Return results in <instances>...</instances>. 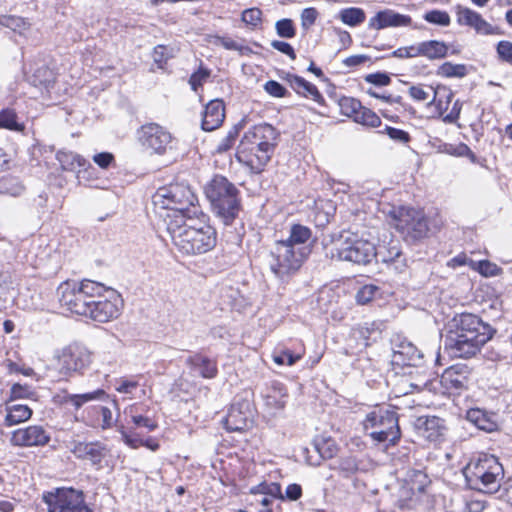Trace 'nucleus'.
<instances>
[{
  "label": "nucleus",
  "mask_w": 512,
  "mask_h": 512,
  "mask_svg": "<svg viewBox=\"0 0 512 512\" xmlns=\"http://www.w3.org/2000/svg\"><path fill=\"white\" fill-rule=\"evenodd\" d=\"M454 330L445 340V349L451 357L469 358L493 336V329L477 315L462 313L454 318Z\"/></svg>",
  "instance_id": "1"
},
{
  "label": "nucleus",
  "mask_w": 512,
  "mask_h": 512,
  "mask_svg": "<svg viewBox=\"0 0 512 512\" xmlns=\"http://www.w3.org/2000/svg\"><path fill=\"white\" fill-rule=\"evenodd\" d=\"M152 203L166 227L174 220H183L199 213L196 195L183 183H171L158 188L152 196Z\"/></svg>",
  "instance_id": "2"
},
{
  "label": "nucleus",
  "mask_w": 512,
  "mask_h": 512,
  "mask_svg": "<svg viewBox=\"0 0 512 512\" xmlns=\"http://www.w3.org/2000/svg\"><path fill=\"white\" fill-rule=\"evenodd\" d=\"M174 220L166 227L175 247L187 255L203 254L216 245V231L210 225L194 219Z\"/></svg>",
  "instance_id": "3"
},
{
  "label": "nucleus",
  "mask_w": 512,
  "mask_h": 512,
  "mask_svg": "<svg viewBox=\"0 0 512 512\" xmlns=\"http://www.w3.org/2000/svg\"><path fill=\"white\" fill-rule=\"evenodd\" d=\"M277 132L262 124L245 132L238 146L237 158L254 173H260L270 161L276 146Z\"/></svg>",
  "instance_id": "4"
},
{
  "label": "nucleus",
  "mask_w": 512,
  "mask_h": 512,
  "mask_svg": "<svg viewBox=\"0 0 512 512\" xmlns=\"http://www.w3.org/2000/svg\"><path fill=\"white\" fill-rule=\"evenodd\" d=\"M463 474L470 488L495 493L500 488L504 469L494 455L480 454L467 463Z\"/></svg>",
  "instance_id": "5"
},
{
  "label": "nucleus",
  "mask_w": 512,
  "mask_h": 512,
  "mask_svg": "<svg viewBox=\"0 0 512 512\" xmlns=\"http://www.w3.org/2000/svg\"><path fill=\"white\" fill-rule=\"evenodd\" d=\"M106 291L103 284L92 280L65 281L57 288L60 305L71 313L85 316L94 298H101Z\"/></svg>",
  "instance_id": "6"
},
{
  "label": "nucleus",
  "mask_w": 512,
  "mask_h": 512,
  "mask_svg": "<svg viewBox=\"0 0 512 512\" xmlns=\"http://www.w3.org/2000/svg\"><path fill=\"white\" fill-rule=\"evenodd\" d=\"M205 194L213 212L225 224H231L240 211L239 190L227 178L216 175L207 184Z\"/></svg>",
  "instance_id": "7"
},
{
  "label": "nucleus",
  "mask_w": 512,
  "mask_h": 512,
  "mask_svg": "<svg viewBox=\"0 0 512 512\" xmlns=\"http://www.w3.org/2000/svg\"><path fill=\"white\" fill-rule=\"evenodd\" d=\"M362 426L365 433L377 444L387 443V446H394L401 438L398 415L386 407H374L365 415Z\"/></svg>",
  "instance_id": "8"
},
{
  "label": "nucleus",
  "mask_w": 512,
  "mask_h": 512,
  "mask_svg": "<svg viewBox=\"0 0 512 512\" xmlns=\"http://www.w3.org/2000/svg\"><path fill=\"white\" fill-rule=\"evenodd\" d=\"M332 258L352 262L358 265H367L376 258V247L370 240L358 233L347 232L342 234L335 245Z\"/></svg>",
  "instance_id": "9"
},
{
  "label": "nucleus",
  "mask_w": 512,
  "mask_h": 512,
  "mask_svg": "<svg viewBox=\"0 0 512 512\" xmlns=\"http://www.w3.org/2000/svg\"><path fill=\"white\" fill-rule=\"evenodd\" d=\"M306 248H294L288 242L277 241L271 252L269 267L271 272L282 282H286L301 267Z\"/></svg>",
  "instance_id": "10"
},
{
  "label": "nucleus",
  "mask_w": 512,
  "mask_h": 512,
  "mask_svg": "<svg viewBox=\"0 0 512 512\" xmlns=\"http://www.w3.org/2000/svg\"><path fill=\"white\" fill-rule=\"evenodd\" d=\"M55 368L63 378L82 375L92 363V353L83 344L70 343L54 354Z\"/></svg>",
  "instance_id": "11"
},
{
  "label": "nucleus",
  "mask_w": 512,
  "mask_h": 512,
  "mask_svg": "<svg viewBox=\"0 0 512 512\" xmlns=\"http://www.w3.org/2000/svg\"><path fill=\"white\" fill-rule=\"evenodd\" d=\"M429 484L427 475L420 470L409 472L398 492V505L401 509H428L432 499L426 492Z\"/></svg>",
  "instance_id": "12"
},
{
  "label": "nucleus",
  "mask_w": 512,
  "mask_h": 512,
  "mask_svg": "<svg viewBox=\"0 0 512 512\" xmlns=\"http://www.w3.org/2000/svg\"><path fill=\"white\" fill-rule=\"evenodd\" d=\"M391 217L395 228L407 240H419L428 234L427 219L421 210L410 207L393 208Z\"/></svg>",
  "instance_id": "13"
},
{
  "label": "nucleus",
  "mask_w": 512,
  "mask_h": 512,
  "mask_svg": "<svg viewBox=\"0 0 512 512\" xmlns=\"http://www.w3.org/2000/svg\"><path fill=\"white\" fill-rule=\"evenodd\" d=\"M48 512H92L81 490L57 488L43 494Z\"/></svg>",
  "instance_id": "14"
},
{
  "label": "nucleus",
  "mask_w": 512,
  "mask_h": 512,
  "mask_svg": "<svg viewBox=\"0 0 512 512\" xmlns=\"http://www.w3.org/2000/svg\"><path fill=\"white\" fill-rule=\"evenodd\" d=\"M108 296L104 297L102 293L101 298H94L93 303L89 308L85 317H88L96 322L106 323L120 316L123 308V301L121 296L114 290L105 291Z\"/></svg>",
  "instance_id": "15"
},
{
  "label": "nucleus",
  "mask_w": 512,
  "mask_h": 512,
  "mask_svg": "<svg viewBox=\"0 0 512 512\" xmlns=\"http://www.w3.org/2000/svg\"><path fill=\"white\" fill-rule=\"evenodd\" d=\"M173 137L169 131L156 123L145 124L139 132V141L149 153L163 155L171 147Z\"/></svg>",
  "instance_id": "16"
},
{
  "label": "nucleus",
  "mask_w": 512,
  "mask_h": 512,
  "mask_svg": "<svg viewBox=\"0 0 512 512\" xmlns=\"http://www.w3.org/2000/svg\"><path fill=\"white\" fill-rule=\"evenodd\" d=\"M457 23L461 26H467L480 35H500L498 27L487 22L477 11L458 5L456 7Z\"/></svg>",
  "instance_id": "17"
},
{
  "label": "nucleus",
  "mask_w": 512,
  "mask_h": 512,
  "mask_svg": "<svg viewBox=\"0 0 512 512\" xmlns=\"http://www.w3.org/2000/svg\"><path fill=\"white\" fill-rule=\"evenodd\" d=\"M222 422L225 429L229 432L246 430L252 423V412L249 402L233 403Z\"/></svg>",
  "instance_id": "18"
},
{
  "label": "nucleus",
  "mask_w": 512,
  "mask_h": 512,
  "mask_svg": "<svg viewBox=\"0 0 512 512\" xmlns=\"http://www.w3.org/2000/svg\"><path fill=\"white\" fill-rule=\"evenodd\" d=\"M49 440L50 436L42 426L32 425L13 431L10 442L13 446L32 447L44 446Z\"/></svg>",
  "instance_id": "19"
},
{
  "label": "nucleus",
  "mask_w": 512,
  "mask_h": 512,
  "mask_svg": "<svg viewBox=\"0 0 512 512\" xmlns=\"http://www.w3.org/2000/svg\"><path fill=\"white\" fill-rule=\"evenodd\" d=\"M70 451L77 459L89 461L97 468L101 467V462L108 453L106 446L98 441H75Z\"/></svg>",
  "instance_id": "20"
},
{
  "label": "nucleus",
  "mask_w": 512,
  "mask_h": 512,
  "mask_svg": "<svg viewBox=\"0 0 512 512\" xmlns=\"http://www.w3.org/2000/svg\"><path fill=\"white\" fill-rule=\"evenodd\" d=\"M469 371L466 366L453 365L441 375V385L450 394H459L467 388Z\"/></svg>",
  "instance_id": "21"
},
{
  "label": "nucleus",
  "mask_w": 512,
  "mask_h": 512,
  "mask_svg": "<svg viewBox=\"0 0 512 512\" xmlns=\"http://www.w3.org/2000/svg\"><path fill=\"white\" fill-rule=\"evenodd\" d=\"M108 397L107 393L103 389H96L91 392L81 393V394H71V393H63L57 394L54 397L55 403L60 406H63L65 409L73 408L75 411H78L82 408L86 403L92 401H101Z\"/></svg>",
  "instance_id": "22"
},
{
  "label": "nucleus",
  "mask_w": 512,
  "mask_h": 512,
  "mask_svg": "<svg viewBox=\"0 0 512 512\" xmlns=\"http://www.w3.org/2000/svg\"><path fill=\"white\" fill-rule=\"evenodd\" d=\"M287 390L280 382H272L263 394L266 411L275 416L282 412L287 402Z\"/></svg>",
  "instance_id": "23"
},
{
  "label": "nucleus",
  "mask_w": 512,
  "mask_h": 512,
  "mask_svg": "<svg viewBox=\"0 0 512 512\" xmlns=\"http://www.w3.org/2000/svg\"><path fill=\"white\" fill-rule=\"evenodd\" d=\"M376 251V258L393 266L396 271L401 272L406 266L398 240H391L387 245H380Z\"/></svg>",
  "instance_id": "24"
},
{
  "label": "nucleus",
  "mask_w": 512,
  "mask_h": 512,
  "mask_svg": "<svg viewBox=\"0 0 512 512\" xmlns=\"http://www.w3.org/2000/svg\"><path fill=\"white\" fill-rule=\"evenodd\" d=\"M280 492L281 488L279 484L262 483L251 489V496L248 500V504L252 507L262 505L264 509H269L268 506L274 501Z\"/></svg>",
  "instance_id": "25"
},
{
  "label": "nucleus",
  "mask_w": 512,
  "mask_h": 512,
  "mask_svg": "<svg viewBox=\"0 0 512 512\" xmlns=\"http://www.w3.org/2000/svg\"><path fill=\"white\" fill-rule=\"evenodd\" d=\"M411 18L407 15L399 14L393 10L387 9L378 12L369 20V27L380 30L386 27L408 26Z\"/></svg>",
  "instance_id": "26"
},
{
  "label": "nucleus",
  "mask_w": 512,
  "mask_h": 512,
  "mask_svg": "<svg viewBox=\"0 0 512 512\" xmlns=\"http://www.w3.org/2000/svg\"><path fill=\"white\" fill-rule=\"evenodd\" d=\"M225 119V105L221 99L211 100L206 106L202 118V129L213 131L219 128Z\"/></svg>",
  "instance_id": "27"
},
{
  "label": "nucleus",
  "mask_w": 512,
  "mask_h": 512,
  "mask_svg": "<svg viewBox=\"0 0 512 512\" xmlns=\"http://www.w3.org/2000/svg\"><path fill=\"white\" fill-rule=\"evenodd\" d=\"M92 411L98 413L100 418L93 419L90 417L81 416L78 417L77 414H74V420L77 422H82L89 427H100L103 430H107L111 428L114 424L112 411L106 406H93Z\"/></svg>",
  "instance_id": "28"
},
{
  "label": "nucleus",
  "mask_w": 512,
  "mask_h": 512,
  "mask_svg": "<svg viewBox=\"0 0 512 512\" xmlns=\"http://www.w3.org/2000/svg\"><path fill=\"white\" fill-rule=\"evenodd\" d=\"M288 81L291 88L299 95L306 98H311L313 101L321 104L324 102V98L318 88L306 81L304 78L297 75H289Z\"/></svg>",
  "instance_id": "29"
},
{
  "label": "nucleus",
  "mask_w": 512,
  "mask_h": 512,
  "mask_svg": "<svg viewBox=\"0 0 512 512\" xmlns=\"http://www.w3.org/2000/svg\"><path fill=\"white\" fill-rule=\"evenodd\" d=\"M186 364L198 371L203 378L211 379L216 377L218 373L216 361L201 354L189 356Z\"/></svg>",
  "instance_id": "30"
},
{
  "label": "nucleus",
  "mask_w": 512,
  "mask_h": 512,
  "mask_svg": "<svg viewBox=\"0 0 512 512\" xmlns=\"http://www.w3.org/2000/svg\"><path fill=\"white\" fill-rule=\"evenodd\" d=\"M5 425L14 426L29 420L32 416V409L23 404H12L8 401L5 405Z\"/></svg>",
  "instance_id": "31"
},
{
  "label": "nucleus",
  "mask_w": 512,
  "mask_h": 512,
  "mask_svg": "<svg viewBox=\"0 0 512 512\" xmlns=\"http://www.w3.org/2000/svg\"><path fill=\"white\" fill-rule=\"evenodd\" d=\"M394 358L403 365L416 366L423 355L412 343H402L398 350L394 352Z\"/></svg>",
  "instance_id": "32"
},
{
  "label": "nucleus",
  "mask_w": 512,
  "mask_h": 512,
  "mask_svg": "<svg viewBox=\"0 0 512 512\" xmlns=\"http://www.w3.org/2000/svg\"><path fill=\"white\" fill-rule=\"evenodd\" d=\"M444 430V421L436 416L427 417L422 424V435L429 441H437Z\"/></svg>",
  "instance_id": "33"
},
{
  "label": "nucleus",
  "mask_w": 512,
  "mask_h": 512,
  "mask_svg": "<svg viewBox=\"0 0 512 512\" xmlns=\"http://www.w3.org/2000/svg\"><path fill=\"white\" fill-rule=\"evenodd\" d=\"M453 93L445 86H437L431 100L428 102V106H435L438 113L443 115L448 109V104L451 102Z\"/></svg>",
  "instance_id": "34"
},
{
  "label": "nucleus",
  "mask_w": 512,
  "mask_h": 512,
  "mask_svg": "<svg viewBox=\"0 0 512 512\" xmlns=\"http://www.w3.org/2000/svg\"><path fill=\"white\" fill-rule=\"evenodd\" d=\"M56 157L65 170H75L76 168H84L90 165L85 158L73 152L59 151Z\"/></svg>",
  "instance_id": "35"
},
{
  "label": "nucleus",
  "mask_w": 512,
  "mask_h": 512,
  "mask_svg": "<svg viewBox=\"0 0 512 512\" xmlns=\"http://www.w3.org/2000/svg\"><path fill=\"white\" fill-rule=\"evenodd\" d=\"M423 57L439 59L446 56L448 47L444 42L429 40L422 42Z\"/></svg>",
  "instance_id": "36"
},
{
  "label": "nucleus",
  "mask_w": 512,
  "mask_h": 512,
  "mask_svg": "<svg viewBox=\"0 0 512 512\" xmlns=\"http://www.w3.org/2000/svg\"><path fill=\"white\" fill-rule=\"evenodd\" d=\"M0 25L11 29L19 35H25L31 24L22 17L13 15L0 16Z\"/></svg>",
  "instance_id": "37"
},
{
  "label": "nucleus",
  "mask_w": 512,
  "mask_h": 512,
  "mask_svg": "<svg viewBox=\"0 0 512 512\" xmlns=\"http://www.w3.org/2000/svg\"><path fill=\"white\" fill-rule=\"evenodd\" d=\"M467 419L476 427L484 431L490 432L496 427V424L488 418L484 411L480 409H470L467 412Z\"/></svg>",
  "instance_id": "38"
},
{
  "label": "nucleus",
  "mask_w": 512,
  "mask_h": 512,
  "mask_svg": "<svg viewBox=\"0 0 512 512\" xmlns=\"http://www.w3.org/2000/svg\"><path fill=\"white\" fill-rule=\"evenodd\" d=\"M340 20L349 26H357L365 21V12L360 8H345L339 13Z\"/></svg>",
  "instance_id": "39"
},
{
  "label": "nucleus",
  "mask_w": 512,
  "mask_h": 512,
  "mask_svg": "<svg viewBox=\"0 0 512 512\" xmlns=\"http://www.w3.org/2000/svg\"><path fill=\"white\" fill-rule=\"evenodd\" d=\"M354 121L364 126L376 128L381 125L380 117L369 108L361 106L357 114L355 115Z\"/></svg>",
  "instance_id": "40"
},
{
  "label": "nucleus",
  "mask_w": 512,
  "mask_h": 512,
  "mask_svg": "<svg viewBox=\"0 0 512 512\" xmlns=\"http://www.w3.org/2000/svg\"><path fill=\"white\" fill-rule=\"evenodd\" d=\"M311 236L309 228L302 225H294L291 228L290 236L283 242H288L294 248H300L299 245L304 244Z\"/></svg>",
  "instance_id": "41"
},
{
  "label": "nucleus",
  "mask_w": 512,
  "mask_h": 512,
  "mask_svg": "<svg viewBox=\"0 0 512 512\" xmlns=\"http://www.w3.org/2000/svg\"><path fill=\"white\" fill-rule=\"evenodd\" d=\"M435 88L425 84L411 85L408 88L409 96L417 102H428L431 100L434 94Z\"/></svg>",
  "instance_id": "42"
},
{
  "label": "nucleus",
  "mask_w": 512,
  "mask_h": 512,
  "mask_svg": "<svg viewBox=\"0 0 512 512\" xmlns=\"http://www.w3.org/2000/svg\"><path fill=\"white\" fill-rule=\"evenodd\" d=\"M469 267L485 277L497 276L501 273V268L489 260H469Z\"/></svg>",
  "instance_id": "43"
},
{
  "label": "nucleus",
  "mask_w": 512,
  "mask_h": 512,
  "mask_svg": "<svg viewBox=\"0 0 512 512\" xmlns=\"http://www.w3.org/2000/svg\"><path fill=\"white\" fill-rule=\"evenodd\" d=\"M24 190L23 184L16 178H7L0 183V194L18 197L22 195Z\"/></svg>",
  "instance_id": "44"
},
{
  "label": "nucleus",
  "mask_w": 512,
  "mask_h": 512,
  "mask_svg": "<svg viewBox=\"0 0 512 512\" xmlns=\"http://www.w3.org/2000/svg\"><path fill=\"white\" fill-rule=\"evenodd\" d=\"M379 287L373 284L362 286L356 293V301L358 304L365 305L372 301L379 294Z\"/></svg>",
  "instance_id": "45"
},
{
  "label": "nucleus",
  "mask_w": 512,
  "mask_h": 512,
  "mask_svg": "<svg viewBox=\"0 0 512 512\" xmlns=\"http://www.w3.org/2000/svg\"><path fill=\"white\" fill-rule=\"evenodd\" d=\"M466 72L465 65L450 62L443 63L438 70V74L444 77H463L466 75Z\"/></svg>",
  "instance_id": "46"
},
{
  "label": "nucleus",
  "mask_w": 512,
  "mask_h": 512,
  "mask_svg": "<svg viewBox=\"0 0 512 512\" xmlns=\"http://www.w3.org/2000/svg\"><path fill=\"white\" fill-rule=\"evenodd\" d=\"M241 20L247 26L255 29L262 23V11L257 7L245 9L241 14Z\"/></svg>",
  "instance_id": "47"
},
{
  "label": "nucleus",
  "mask_w": 512,
  "mask_h": 512,
  "mask_svg": "<svg viewBox=\"0 0 512 512\" xmlns=\"http://www.w3.org/2000/svg\"><path fill=\"white\" fill-rule=\"evenodd\" d=\"M340 111L343 115L355 118V115L362 106L360 101L352 97H342L339 100Z\"/></svg>",
  "instance_id": "48"
},
{
  "label": "nucleus",
  "mask_w": 512,
  "mask_h": 512,
  "mask_svg": "<svg viewBox=\"0 0 512 512\" xmlns=\"http://www.w3.org/2000/svg\"><path fill=\"white\" fill-rule=\"evenodd\" d=\"M423 18L431 23L442 27H447L451 23V18L446 11L431 10L424 14Z\"/></svg>",
  "instance_id": "49"
},
{
  "label": "nucleus",
  "mask_w": 512,
  "mask_h": 512,
  "mask_svg": "<svg viewBox=\"0 0 512 512\" xmlns=\"http://www.w3.org/2000/svg\"><path fill=\"white\" fill-rule=\"evenodd\" d=\"M276 33L281 38H293L296 35V28L291 19L284 18L275 23Z\"/></svg>",
  "instance_id": "50"
},
{
  "label": "nucleus",
  "mask_w": 512,
  "mask_h": 512,
  "mask_svg": "<svg viewBox=\"0 0 512 512\" xmlns=\"http://www.w3.org/2000/svg\"><path fill=\"white\" fill-rule=\"evenodd\" d=\"M273 361L278 365H294L300 358L301 355H294L290 350H282L275 352L272 356Z\"/></svg>",
  "instance_id": "51"
},
{
  "label": "nucleus",
  "mask_w": 512,
  "mask_h": 512,
  "mask_svg": "<svg viewBox=\"0 0 512 512\" xmlns=\"http://www.w3.org/2000/svg\"><path fill=\"white\" fill-rule=\"evenodd\" d=\"M239 128L234 126L216 146L217 153H224L232 148L238 136Z\"/></svg>",
  "instance_id": "52"
},
{
  "label": "nucleus",
  "mask_w": 512,
  "mask_h": 512,
  "mask_svg": "<svg viewBox=\"0 0 512 512\" xmlns=\"http://www.w3.org/2000/svg\"><path fill=\"white\" fill-rule=\"evenodd\" d=\"M338 469L343 477L349 478L358 471V464L355 458L345 457L340 460Z\"/></svg>",
  "instance_id": "53"
},
{
  "label": "nucleus",
  "mask_w": 512,
  "mask_h": 512,
  "mask_svg": "<svg viewBox=\"0 0 512 512\" xmlns=\"http://www.w3.org/2000/svg\"><path fill=\"white\" fill-rule=\"evenodd\" d=\"M496 51L501 61L512 65V42L507 40L499 41Z\"/></svg>",
  "instance_id": "54"
},
{
  "label": "nucleus",
  "mask_w": 512,
  "mask_h": 512,
  "mask_svg": "<svg viewBox=\"0 0 512 512\" xmlns=\"http://www.w3.org/2000/svg\"><path fill=\"white\" fill-rule=\"evenodd\" d=\"M264 90L270 96L275 98H283L287 95V89L275 80H269L264 84Z\"/></svg>",
  "instance_id": "55"
},
{
  "label": "nucleus",
  "mask_w": 512,
  "mask_h": 512,
  "mask_svg": "<svg viewBox=\"0 0 512 512\" xmlns=\"http://www.w3.org/2000/svg\"><path fill=\"white\" fill-rule=\"evenodd\" d=\"M456 502L459 506L457 512H482L484 509V504L481 501H465L461 498H457ZM456 512V511H453Z\"/></svg>",
  "instance_id": "56"
},
{
  "label": "nucleus",
  "mask_w": 512,
  "mask_h": 512,
  "mask_svg": "<svg viewBox=\"0 0 512 512\" xmlns=\"http://www.w3.org/2000/svg\"><path fill=\"white\" fill-rule=\"evenodd\" d=\"M0 128L18 130L16 115L12 110H3L0 112Z\"/></svg>",
  "instance_id": "57"
},
{
  "label": "nucleus",
  "mask_w": 512,
  "mask_h": 512,
  "mask_svg": "<svg viewBox=\"0 0 512 512\" xmlns=\"http://www.w3.org/2000/svg\"><path fill=\"white\" fill-rule=\"evenodd\" d=\"M131 420L136 428H145L148 432L154 431L158 427L156 421L144 415H132Z\"/></svg>",
  "instance_id": "58"
},
{
  "label": "nucleus",
  "mask_w": 512,
  "mask_h": 512,
  "mask_svg": "<svg viewBox=\"0 0 512 512\" xmlns=\"http://www.w3.org/2000/svg\"><path fill=\"white\" fill-rule=\"evenodd\" d=\"M210 72L207 69L200 68L190 77L189 83L193 91H197L200 86L208 79Z\"/></svg>",
  "instance_id": "59"
},
{
  "label": "nucleus",
  "mask_w": 512,
  "mask_h": 512,
  "mask_svg": "<svg viewBox=\"0 0 512 512\" xmlns=\"http://www.w3.org/2000/svg\"><path fill=\"white\" fill-rule=\"evenodd\" d=\"M212 43L215 44V45H221L226 50H233V51H240V52H242L243 49H244V47L242 45H240L239 43H237L233 39L227 38V37H221V36H217V35L213 36Z\"/></svg>",
  "instance_id": "60"
},
{
  "label": "nucleus",
  "mask_w": 512,
  "mask_h": 512,
  "mask_svg": "<svg viewBox=\"0 0 512 512\" xmlns=\"http://www.w3.org/2000/svg\"><path fill=\"white\" fill-rule=\"evenodd\" d=\"M32 395H33V391L31 390V388L29 386L15 383L11 387L10 400L29 398Z\"/></svg>",
  "instance_id": "61"
},
{
  "label": "nucleus",
  "mask_w": 512,
  "mask_h": 512,
  "mask_svg": "<svg viewBox=\"0 0 512 512\" xmlns=\"http://www.w3.org/2000/svg\"><path fill=\"white\" fill-rule=\"evenodd\" d=\"M138 386V381L134 379H120L115 389L122 394H132Z\"/></svg>",
  "instance_id": "62"
},
{
  "label": "nucleus",
  "mask_w": 512,
  "mask_h": 512,
  "mask_svg": "<svg viewBox=\"0 0 512 512\" xmlns=\"http://www.w3.org/2000/svg\"><path fill=\"white\" fill-rule=\"evenodd\" d=\"M318 16V12L315 8H305L301 13V25L304 29H308L312 26Z\"/></svg>",
  "instance_id": "63"
},
{
  "label": "nucleus",
  "mask_w": 512,
  "mask_h": 512,
  "mask_svg": "<svg viewBox=\"0 0 512 512\" xmlns=\"http://www.w3.org/2000/svg\"><path fill=\"white\" fill-rule=\"evenodd\" d=\"M385 131L392 140L399 143H407L410 140L409 134L404 130L386 126Z\"/></svg>",
  "instance_id": "64"
}]
</instances>
